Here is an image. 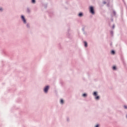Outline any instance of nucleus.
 I'll use <instances>...</instances> for the list:
<instances>
[{"label": "nucleus", "instance_id": "5", "mask_svg": "<svg viewBox=\"0 0 127 127\" xmlns=\"http://www.w3.org/2000/svg\"><path fill=\"white\" fill-rule=\"evenodd\" d=\"M83 12H80L77 14V16H83Z\"/></svg>", "mask_w": 127, "mask_h": 127}, {"label": "nucleus", "instance_id": "14", "mask_svg": "<svg viewBox=\"0 0 127 127\" xmlns=\"http://www.w3.org/2000/svg\"><path fill=\"white\" fill-rule=\"evenodd\" d=\"M64 101L63 100V99H61V104H64Z\"/></svg>", "mask_w": 127, "mask_h": 127}, {"label": "nucleus", "instance_id": "19", "mask_svg": "<svg viewBox=\"0 0 127 127\" xmlns=\"http://www.w3.org/2000/svg\"><path fill=\"white\" fill-rule=\"evenodd\" d=\"M113 70H116V66H113Z\"/></svg>", "mask_w": 127, "mask_h": 127}, {"label": "nucleus", "instance_id": "2", "mask_svg": "<svg viewBox=\"0 0 127 127\" xmlns=\"http://www.w3.org/2000/svg\"><path fill=\"white\" fill-rule=\"evenodd\" d=\"M48 13L49 15V16H52L53 15H54V11L52 10H50L49 11H48Z\"/></svg>", "mask_w": 127, "mask_h": 127}, {"label": "nucleus", "instance_id": "10", "mask_svg": "<svg viewBox=\"0 0 127 127\" xmlns=\"http://www.w3.org/2000/svg\"><path fill=\"white\" fill-rule=\"evenodd\" d=\"M3 11V8L2 7H0V12H2Z\"/></svg>", "mask_w": 127, "mask_h": 127}, {"label": "nucleus", "instance_id": "22", "mask_svg": "<svg viewBox=\"0 0 127 127\" xmlns=\"http://www.w3.org/2000/svg\"><path fill=\"white\" fill-rule=\"evenodd\" d=\"M95 127H99V125H96V126H95Z\"/></svg>", "mask_w": 127, "mask_h": 127}, {"label": "nucleus", "instance_id": "11", "mask_svg": "<svg viewBox=\"0 0 127 127\" xmlns=\"http://www.w3.org/2000/svg\"><path fill=\"white\" fill-rule=\"evenodd\" d=\"M107 7H110V2H108L107 4Z\"/></svg>", "mask_w": 127, "mask_h": 127}, {"label": "nucleus", "instance_id": "13", "mask_svg": "<svg viewBox=\"0 0 127 127\" xmlns=\"http://www.w3.org/2000/svg\"><path fill=\"white\" fill-rule=\"evenodd\" d=\"M93 95H94V96H95V97L97 96V92H94V93H93Z\"/></svg>", "mask_w": 127, "mask_h": 127}, {"label": "nucleus", "instance_id": "1", "mask_svg": "<svg viewBox=\"0 0 127 127\" xmlns=\"http://www.w3.org/2000/svg\"><path fill=\"white\" fill-rule=\"evenodd\" d=\"M89 12L91 14H92V15H94V14H95V8H94L93 6H89Z\"/></svg>", "mask_w": 127, "mask_h": 127}, {"label": "nucleus", "instance_id": "4", "mask_svg": "<svg viewBox=\"0 0 127 127\" xmlns=\"http://www.w3.org/2000/svg\"><path fill=\"white\" fill-rule=\"evenodd\" d=\"M21 19H22L24 23H26V20H25V18H24V16H22Z\"/></svg>", "mask_w": 127, "mask_h": 127}, {"label": "nucleus", "instance_id": "6", "mask_svg": "<svg viewBox=\"0 0 127 127\" xmlns=\"http://www.w3.org/2000/svg\"><path fill=\"white\" fill-rule=\"evenodd\" d=\"M45 8H47V6L48 5V3H44L43 4Z\"/></svg>", "mask_w": 127, "mask_h": 127}, {"label": "nucleus", "instance_id": "9", "mask_svg": "<svg viewBox=\"0 0 127 127\" xmlns=\"http://www.w3.org/2000/svg\"><path fill=\"white\" fill-rule=\"evenodd\" d=\"M113 13L114 15H117V12H116V11L115 10H113Z\"/></svg>", "mask_w": 127, "mask_h": 127}, {"label": "nucleus", "instance_id": "8", "mask_svg": "<svg viewBox=\"0 0 127 127\" xmlns=\"http://www.w3.org/2000/svg\"><path fill=\"white\" fill-rule=\"evenodd\" d=\"M31 2L34 4L36 2V0H31Z\"/></svg>", "mask_w": 127, "mask_h": 127}, {"label": "nucleus", "instance_id": "24", "mask_svg": "<svg viewBox=\"0 0 127 127\" xmlns=\"http://www.w3.org/2000/svg\"><path fill=\"white\" fill-rule=\"evenodd\" d=\"M20 16H24L23 15H21Z\"/></svg>", "mask_w": 127, "mask_h": 127}, {"label": "nucleus", "instance_id": "18", "mask_svg": "<svg viewBox=\"0 0 127 127\" xmlns=\"http://www.w3.org/2000/svg\"><path fill=\"white\" fill-rule=\"evenodd\" d=\"M103 4H106V3H107V2L106 1H104L103 2Z\"/></svg>", "mask_w": 127, "mask_h": 127}, {"label": "nucleus", "instance_id": "23", "mask_svg": "<svg viewBox=\"0 0 127 127\" xmlns=\"http://www.w3.org/2000/svg\"><path fill=\"white\" fill-rule=\"evenodd\" d=\"M113 28H115V25L113 26Z\"/></svg>", "mask_w": 127, "mask_h": 127}, {"label": "nucleus", "instance_id": "7", "mask_svg": "<svg viewBox=\"0 0 127 127\" xmlns=\"http://www.w3.org/2000/svg\"><path fill=\"white\" fill-rule=\"evenodd\" d=\"M26 12L27 13H30V9L29 8V7L27 8Z\"/></svg>", "mask_w": 127, "mask_h": 127}, {"label": "nucleus", "instance_id": "3", "mask_svg": "<svg viewBox=\"0 0 127 127\" xmlns=\"http://www.w3.org/2000/svg\"><path fill=\"white\" fill-rule=\"evenodd\" d=\"M48 90H49V86H47L46 87H45V89H44L45 93H47V92L48 91Z\"/></svg>", "mask_w": 127, "mask_h": 127}, {"label": "nucleus", "instance_id": "12", "mask_svg": "<svg viewBox=\"0 0 127 127\" xmlns=\"http://www.w3.org/2000/svg\"><path fill=\"white\" fill-rule=\"evenodd\" d=\"M84 46H85V47H87V42H84Z\"/></svg>", "mask_w": 127, "mask_h": 127}, {"label": "nucleus", "instance_id": "25", "mask_svg": "<svg viewBox=\"0 0 127 127\" xmlns=\"http://www.w3.org/2000/svg\"><path fill=\"white\" fill-rule=\"evenodd\" d=\"M27 26L28 27V25H27Z\"/></svg>", "mask_w": 127, "mask_h": 127}, {"label": "nucleus", "instance_id": "16", "mask_svg": "<svg viewBox=\"0 0 127 127\" xmlns=\"http://www.w3.org/2000/svg\"><path fill=\"white\" fill-rule=\"evenodd\" d=\"M99 98H100V97H99V96H96V97H95V99H96V100H99Z\"/></svg>", "mask_w": 127, "mask_h": 127}, {"label": "nucleus", "instance_id": "21", "mask_svg": "<svg viewBox=\"0 0 127 127\" xmlns=\"http://www.w3.org/2000/svg\"><path fill=\"white\" fill-rule=\"evenodd\" d=\"M121 10L122 12H123V8H121Z\"/></svg>", "mask_w": 127, "mask_h": 127}, {"label": "nucleus", "instance_id": "15", "mask_svg": "<svg viewBox=\"0 0 127 127\" xmlns=\"http://www.w3.org/2000/svg\"><path fill=\"white\" fill-rule=\"evenodd\" d=\"M82 96L83 97H87V94H86V93H84Z\"/></svg>", "mask_w": 127, "mask_h": 127}, {"label": "nucleus", "instance_id": "17", "mask_svg": "<svg viewBox=\"0 0 127 127\" xmlns=\"http://www.w3.org/2000/svg\"><path fill=\"white\" fill-rule=\"evenodd\" d=\"M111 53L112 54H115V51H112Z\"/></svg>", "mask_w": 127, "mask_h": 127}, {"label": "nucleus", "instance_id": "20", "mask_svg": "<svg viewBox=\"0 0 127 127\" xmlns=\"http://www.w3.org/2000/svg\"><path fill=\"white\" fill-rule=\"evenodd\" d=\"M124 108H125V109H127V106H126V105H125V106H124Z\"/></svg>", "mask_w": 127, "mask_h": 127}]
</instances>
